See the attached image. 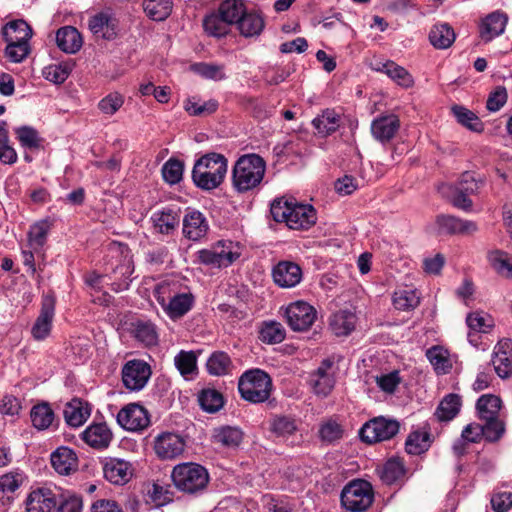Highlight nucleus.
Wrapping results in <instances>:
<instances>
[{"label": "nucleus", "mask_w": 512, "mask_h": 512, "mask_svg": "<svg viewBox=\"0 0 512 512\" xmlns=\"http://www.w3.org/2000/svg\"><path fill=\"white\" fill-rule=\"evenodd\" d=\"M184 108L192 116L210 115L218 109V102L212 99L205 102L188 99L184 104Z\"/></svg>", "instance_id": "0e129e2a"}, {"label": "nucleus", "mask_w": 512, "mask_h": 512, "mask_svg": "<svg viewBox=\"0 0 512 512\" xmlns=\"http://www.w3.org/2000/svg\"><path fill=\"white\" fill-rule=\"evenodd\" d=\"M491 267L501 276L512 279V255L502 250H491L487 254Z\"/></svg>", "instance_id": "a19ab883"}, {"label": "nucleus", "mask_w": 512, "mask_h": 512, "mask_svg": "<svg viewBox=\"0 0 512 512\" xmlns=\"http://www.w3.org/2000/svg\"><path fill=\"white\" fill-rule=\"evenodd\" d=\"M244 11L242 0H226L220 5L218 13L228 24L232 25L238 23Z\"/></svg>", "instance_id": "6e6d98bb"}, {"label": "nucleus", "mask_w": 512, "mask_h": 512, "mask_svg": "<svg viewBox=\"0 0 512 512\" xmlns=\"http://www.w3.org/2000/svg\"><path fill=\"white\" fill-rule=\"evenodd\" d=\"M51 464L61 475H69L77 469V456L68 447H60L51 454Z\"/></svg>", "instance_id": "2f4dec72"}, {"label": "nucleus", "mask_w": 512, "mask_h": 512, "mask_svg": "<svg viewBox=\"0 0 512 512\" xmlns=\"http://www.w3.org/2000/svg\"><path fill=\"white\" fill-rule=\"evenodd\" d=\"M227 168L228 161L222 154H205L195 162L192 170V180L202 190L216 189L224 181Z\"/></svg>", "instance_id": "7ed1b4c3"}, {"label": "nucleus", "mask_w": 512, "mask_h": 512, "mask_svg": "<svg viewBox=\"0 0 512 512\" xmlns=\"http://www.w3.org/2000/svg\"><path fill=\"white\" fill-rule=\"evenodd\" d=\"M400 127V121L395 115L381 116L375 119L371 125V131L375 139L384 143L390 141Z\"/></svg>", "instance_id": "bb28decb"}, {"label": "nucleus", "mask_w": 512, "mask_h": 512, "mask_svg": "<svg viewBox=\"0 0 512 512\" xmlns=\"http://www.w3.org/2000/svg\"><path fill=\"white\" fill-rule=\"evenodd\" d=\"M374 70L386 74L392 81L403 88H410L414 85L412 75L402 66L393 61L379 62Z\"/></svg>", "instance_id": "c85d7f7f"}, {"label": "nucleus", "mask_w": 512, "mask_h": 512, "mask_svg": "<svg viewBox=\"0 0 512 512\" xmlns=\"http://www.w3.org/2000/svg\"><path fill=\"white\" fill-rule=\"evenodd\" d=\"M5 56L13 63L22 62L30 53L27 41H6Z\"/></svg>", "instance_id": "e2e57ef3"}, {"label": "nucleus", "mask_w": 512, "mask_h": 512, "mask_svg": "<svg viewBox=\"0 0 512 512\" xmlns=\"http://www.w3.org/2000/svg\"><path fill=\"white\" fill-rule=\"evenodd\" d=\"M183 218V234L192 241H199L209 231V223L203 213L195 209H188Z\"/></svg>", "instance_id": "412c9836"}, {"label": "nucleus", "mask_w": 512, "mask_h": 512, "mask_svg": "<svg viewBox=\"0 0 512 512\" xmlns=\"http://www.w3.org/2000/svg\"><path fill=\"white\" fill-rule=\"evenodd\" d=\"M451 111L461 125L475 132L483 130V123L471 110L460 105H455L451 108Z\"/></svg>", "instance_id": "603ef678"}, {"label": "nucleus", "mask_w": 512, "mask_h": 512, "mask_svg": "<svg viewBox=\"0 0 512 512\" xmlns=\"http://www.w3.org/2000/svg\"><path fill=\"white\" fill-rule=\"evenodd\" d=\"M174 364L185 379H191L197 371V357L193 351L181 350L174 357Z\"/></svg>", "instance_id": "49530a36"}, {"label": "nucleus", "mask_w": 512, "mask_h": 512, "mask_svg": "<svg viewBox=\"0 0 512 512\" xmlns=\"http://www.w3.org/2000/svg\"><path fill=\"white\" fill-rule=\"evenodd\" d=\"M50 225L47 221H40L33 224L28 232L29 246L34 252H38L46 242Z\"/></svg>", "instance_id": "4d7b16f0"}, {"label": "nucleus", "mask_w": 512, "mask_h": 512, "mask_svg": "<svg viewBox=\"0 0 512 512\" xmlns=\"http://www.w3.org/2000/svg\"><path fill=\"white\" fill-rule=\"evenodd\" d=\"M122 256L119 263L113 268V282L111 283L112 289L116 292L128 289L131 282V275L134 271L132 257L129 251H121Z\"/></svg>", "instance_id": "393cba45"}, {"label": "nucleus", "mask_w": 512, "mask_h": 512, "mask_svg": "<svg viewBox=\"0 0 512 512\" xmlns=\"http://www.w3.org/2000/svg\"><path fill=\"white\" fill-rule=\"evenodd\" d=\"M152 219L155 229L162 234L171 233L179 225V216L171 209L154 213Z\"/></svg>", "instance_id": "09e8293b"}, {"label": "nucleus", "mask_w": 512, "mask_h": 512, "mask_svg": "<svg viewBox=\"0 0 512 512\" xmlns=\"http://www.w3.org/2000/svg\"><path fill=\"white\" fill-rule=\"evenodd\" d=\"M342 425L333 418H329L322 422L319 428V436L322 441L334 442L342 438L343 436Z\"/></svg>", "instance_id": "bf43d9fd"}, {"label": "nucleus", "mask_w": 512, "mask_h": 512, "mask_svg": "<svg viewBox=\"0 0 512 512\" xmlns=\"http://www.w3.org/2000/svg\"><path fill=\"white\" fill-rule=\"evenodd\" d=\"M55 312V301L51 296H45L42 301L41 312L37 317L31 333L34 339L44 340L50 334Z\"/></svg>", "instance_id": "4be33fe9"}, {"label": "nucleus", "mask_w": 512, "mask_h": 512, "mask_svg": "<svg viewBox=\"0 0 512 512\" xmlns=\"http://www.w3.org/2000/svg\"><path fill=\"white\" fill-rule=\"evenodd\" d=\"M287 324L293 331L303 332L311 328L317 319L316 309L308 302L298 300L285 309Z\"/></svg>", "instance_id": "9b49d317"}, {"label": "nucleus", "mask_w": 512, "mask_h": 512, "mask_svg": "<svg viewBox=\"0 0 512 512\" xmlns=\"http://www.w3.org/2000/svg\"><path fill=\"white\" fill-rule=\"evenodd\" d=\"M399 422L385 417L374 418L360 430L361 439L366 443H376L393 438L399 431Z\"/></svg>", "instance_id": "9d476101"}, {"label": "nucleus", "mask_w": 512, "mask_h": 512, "mask_svg": "<svg viewBox=\"0 0 512 512\" xmlns=\"http://www.w3.org/2000/svg\"><path fill=\"white\" fill-rule=\"evenodd\" d=\"M230 24L220 16L219 13H212L206 16L203 20V27L205 32L213 37H223L228 34Z\"/></svg>", "instance_id": "864d4df0"}, {"label": "nucleus", "mask_w": 512, "mask_h": 512, "mask_svg": "<svg viewBox=\"0 0 512 512\" xmlns=\"http://www.w3.org/2000/svg\"><path fill=\"white\" fill-rule=\"evenodd\" d=\"M185 449V440L177 433L163 432L154 440V451L162 460L179 457Z\"/></svg>", "instance_id": "4468645a"}, {"label": "nucleus", "mask_w": 512, "mask_h": 512, "mask_svg": "<svg viewBox=\"0 0 512 512\" xmlns=\"http://www.w3.org/2000/svg\"><path fill=\"white\" fill-rule=\"evenodd\" d=\"M155 297L166 315L177 320L188 313L194 303V297L191 293H178L176 285L168 282H162L155 289Z\"/></svg>", "instance_id": "20e7f679"}, {"label": "nucleus", "mask_w": 512, "mask_h": 512, "mask_svg": "<svg viewBox=\"0 0 512 512\" xmlns=\"http://www.w3.org/2000/svg\"><path fill=\"white\" fill-rule=\"evenodd\" d=\"M71 70L68 63L51 64L43 69V76L50 82L61 84L69 77Z\"/></svg>", "instance_id": "052dcab7"}, {"label": "nucleus", "mask_w": 512, "mask_h": 512, "mask_svg": "<svg viewBox=\"0 0 512 512\" xmlns=\"http://www.w3.org/2000/svg\"><path fill=\"white\" fill-rule=\"evenodd\" d=\"M117 422L125 430L140 431L149 425L150 418L143 406L137 403H130L118 412Z\"/></svg>", "instance_id": "ddd939ff"}, {"label": "nucleus", "mask_w": 512, "mask_h": 512, "mask_svg": "<svg viewBox=\"0 0 512 512\" xmlns=\"http://www.w3.org/2000/svg\"><path fill=\"white\" fill-rule=\"evenodd\" d=\"M502 401L494 394H484L476 402L477 415L488 426L498 425L500 428H495L499 434L503 436L505 432V423L499 417Z\"/></svg>", "instance_id": "f8f14e48"}, {"label": "nucleus", "mask_w": 512, "mask_h": 512, "mask_svg": "<svg viewBox=\"0 0 512 512\" xmlns=\"http://www.w3.org/2000/svg\"><path fill=\"white\" fill-rule=\"evenodd\" d=\"M274 282L282 288H292L302 279L300 266L292 261H280L272 269Z\"/></svg>", "instance_id": "aec40b11"}, {"label": "nucleus", "mask_w": 512, "mask_h": 512, "mask_svg": "<svg viewBox=\"0 0 512 512\" xmlns=\"http://www.w3.org/2000/svg\"><path fill=\"white\" fill-rule=\"evenodd\" d=\"M456 35L453 28L447 23L435 24L429 32L430 43L436 49H447L455 41Z\"/></svg>", "instance_id": "c9c22d12"}, {"label": "nucleus", "mask_w": 512, "mask_h": 512, "mask_svg": "<svg viewBox=\"0 0 512 512\" xmlns=\"http://www.w3.org/2000/svg\"><path fill=\"white\" fill-rule=\"evenodd\" d=\"M491 361L500 378L505 379L512 375V341L510 339H502L496 344Z\"/></svg>", "instance_id": "6ab92c4d"}, {"label": "nucleus", "mask_w": 512, "mask_h": 512, "mask_svg": "<svg viewBox=\"0 0 512 512\" xmlns=\"http://www.w3.org/2000/svg\"><path fill=\"white\" fill-rule=\"evenodd\" d=\"M124 104V96L118 92H111L98 103V109L104 115H114Z\"/></svg>", "instance_id": "774afa93"}, {"label": "nucleus", "mask_w": 512, "mask_h": 512, "mask_svg": "<svg viewBox=\"0 0 512 512\" xmlns=\"http://www.w3.org/2000/svg\"><path fill=\"white\" fill-rule=\"evenodd\" d=\"M198 401L202 409L209 413L216 412L223 406L222 394L215 389L202 390Z\"/></svg>", "instance_id": "13d9d810"}, {"label": "nucleus", "mask_w": 512, "mask_h": 512, "mask_svg": "<svg viewBox=\"0 0 512 512\" xmlns=\"http://www.w3.org/2000/svg\"><path fill=\"white\" fill-rule=\"evenodd\" d=\"M312 124L319 134L326 136L339 127V115L334 110L327 109L316 117Z\"/></svg>", "instance_id": "8fccbe9b"}, {"label": "nucleus", "mask_w": 512, "mask_h": 512, "mask_svg": "<svg viewBox=\"0 0 512 512\" xmlns=\"http://www.w3.org/2000/svg\"><path fill=\"white\" fill-rule=\"evenodd\" d=\"M1 34L4 41H27L32 38V28L22 19L13 20L6 23L2 29Z\"/></svg>", "instance_id": "473e14b6"}, {"label": "nucleus", "mask_w": 512, "mask_h": 512, "mask_svg": "<svg viewBox=\"0 0 512 512\" xmlns=\"http://www.w3.org/2000/svg\"><path fill=\"white\" fill-rule=\"evenodd\" d=\"M206 368L210 375L223 376L231 373L233 364L227 353L216 351L209 356Z\"/></svg>", "instance_id": "79ce46f5"}, {"label": "nucleus", "mask_w": 512, "mask_h": 512, "mask_svg": "<svg viewBox=\"0 0 512 512\" xmlns=\"http://www.w3.org/2000/svg\"><path fill=\"white\" fill-rule=\"evenodd\" d=\"M171 478L178 490L189 494L204 490L209 481L207 470L193 462L176 465L172 470Z\"/></svg>", "instance_id": "0eeeda50"}, {"label": "nucleus", "mask_w": 512, "mask_h": 512, "mask_svg": "<svg viewBox=\"0 0 512 512\" xmlns=\"http://www.w3.org/2000/svg\"><path fill=\"white\" fill-rule=\"evenodd\" d=\"M508 23V16L500 10L494 11L483 18L479 33L484 42H490L502 35Z\"/></svg>", "instance_id": "5701e85b"}, {"label": "nucleus", "mask_w": 512, "mask_h": 512, "mask_svg": "<svg viewBox=\"0 0 512 512\" xmlns=\"http://www.w3.org/2000/svg\"><path fill=\"white\" fill-rule=\"evenodd\" d=\"M435 223L439 232L445 234L473 235L479 229L476 222L452 215H439Z\"/></svg>", "instance_id": "a211bd4d"}, {"label": "nucleus", "mask_w": 512, "mask_h": 512, "mask_svg": "<svg viewBox=\"0 0 512 512\" xmlns=\"http://www.w3.org/2000/svg\"><path fill=\"white\" fill-rule=\"evenodd\" d=\"M103 474L106 480L115 485L126 484L133 475L132 466L129 462L111 458L103 466Z\"/></svg>", "instance_id": "b1692460"}, {"label": "nucleus", "mask_w": 512, "mask_h": 512, "mask_svg": "<svg viewBox=\"0 0 512 512\" xmlns=\"http://www.w3.org/2000/svg\"><path fill=\"white\" fill-rule=\"evenodd\" d=\"M466 322L471 330L481 333H487L494 327L493 318L484 312L470 313Z\"/></svg>", "instance_id": "680f3d73"}, {"label": "nucleus", "mask_w": 512, "mask_h": 512, "mask_svg": "<svg viewBox=\"0 0 512 512\" xmlns=\"http://www.w3.org/2000/svg\"><path fill=\"white\" fill-rule=\"evenodd\" d=\"M132 326L133 336L145 346H154L158 343V332L152 322L137 321Z\"/></svg>", "instance_id": "37998d69"}, {"label": "nucleus", "mask_w": 512, "mask_h": 512, "mask_svg": "<svg viewBox=\"0 0 512 512\" xmlns=\"http://www.w3.org/2000/svg\"><path fill=\"white\" fill-rule=\"evenodd\" d=\"M266 172L265 160L254 153L238 158L232 169V187L238 193H247L257 189Z\"/></svg>", "instance_id": "f03ea898"}, {"label": "nucleus", "mask_w": 512, "mask_h": 512, "mask_svg": "<svg viewBox=\"0 0 512 512\" xmlns=\"http://www.w3.org/2000/svg\"><path fill=\"white\" fill-rule=\"evenodd\" d=\"M172 0H144L143 8L147 16L154 21L165 20L172 11Z\"/></svg>", "instance_id": "a18cd8bd"}, {"label": "nucleus", "mask_w": 512, "mask_h": 512, "mask_svg": "<svg viewBox=\"0 0 512 512\" xmlns=\"http://www.w3.org/2000/svg\"><path fill=\"white\" fill-rule=\"evenodd\" d=\"M24 476L19 472H10L0 477V499L12 494L22 485Z\"/></svg>", "instance_id": "338daca9"}, {"label": "nucleus", "mask_w": 512, "mask_h": 512, "mask_svg": "<svg viewBox=\"0 0 512 512\" xmlns=\"http://www.w3.org/2000/svg\"><path fill=\"white\" fill-rule=\"evenodd\" d=\"M495 428H500L499 424L488 426L487 424L470 423L462 431L461 437L468 443H477L482 438L490 442L498 441L502 435L495 431Z\"/></svg>", "instance_id": "a878e982"}, {"label": "nucleus", "mask_w": 512, "mask_h": 512, "mask_svg": "<svg viewBox=\"0 0 512 512\" xmlns=\"http://www.w3.org/2000/svg\"><path fill=\"white\" fill-rule=\"evenodd\" d=\"M356 325V315L348 310H341L334 313L330 319V328L337 336L350 334Z\"/></svg>", "instance_id": "e433bc0d"}, {"label": "nucleus", "mask_w": 512, "mask_h": 512, "mask_svg": "<svg viewBox=\"0 0 512 512\" xmlns=\"http://www.w3.org/2000/svg\"><path fill=\"white\" fill-rule=\"evenodd\" d=\"M272 387L269 374L257 368L244 372L238 381V390L241 397L255 404L267 401L271 395Z\"/></svg>", "instance_id": "39448f33"}, {"label": "nucleus", "mask_w": 512, "mask_h": 512, "mask_svg": "<svg viewBox=\"0 0 512 512\" xmlns=\"http://www.w3.org/2000/svg\"><path fill=\"white\" fill-rule=\"evenodd\" d=\"M430 446L429 433L426 431H413L405 442L406 451L411 455H419Z\"/></svg>", "instance_id": "5fc2aeb1"}, {"label": "nucleus", "mask_w": 512, "mask_h": 512, "mask_svg": "<svg viewBox=\"0 0 512 512\" xmlns=\"http://www.w3.org/2000/svg\"><path fill=\"white\" fill-rule=\"evenodd\" d=\"M238 29L240 33L245 37H253L259 35L264 28V20L257 13H246L244 11L238 21Z\"/></svg>", "instance_id": "c03bdc74"}, {"label": "nucleus", "mask_w": 512, "mask_h": 512, "mask_svg": "<svg viewBox=\"0 0 512 512\" xmlns=\"http://www.w3.org/2000/svg\"><path fill=\"white\" fill-rule=\"evenodd\" d=\"M33 426L38 430H45L50 427L54 420V412L49 404L42 403L35 405L30 412Z\"/></svg>", "instance_id": "3c124183"}, {"label": "nucleus", "mask_w": 512, "mask_h": 512, "mask_svg": "<svg viewBox=\"0 0 512 512\" xmlns=\"http://www.w3.org/2000/svg\"><path fill=\"white\" fill-rule=\"evenodd\" d=\"M91 415V407L87 402L73 399L64 408V418L71 427H80Z\"/></svg>", "instance_id": "7c9ffc66"}, {"label": "nucleus", "mask_w": 512, "mask_h": 512, "mask_svg": "<svg viewBox=\"0 0 512 512\" xmlns=\"http://www.w3.org/2000/svg\"><path fill=\"white\" fill-rule=\"evenodd\" d=\"M311 386L319 396L330 394L335 385V370L332 359H325L321 362L316 372L311 376Z\"/></svg>", "instance_id": "f3484780"}, {"label": "nucleus", "mask_w": 512, "mask_h": 512, "mask_svg": "<svg viewBox=\"0 0 512 512\" xmlns=\"http://www.w3.org/2000/svg\"><path fill=\"white\" fill-rule=\"evenodd\" d=\"M297 430L295 420L287 416H276L271 421V431L278 437L286 438Z\"/></svg>", "instance_id": "69168bd1"}, {"label": "nucleus", "mask_w": 512, "mask_h": 512, "mask_svg": "<svg viewBox=\"0 0 512 512\" xmlns=\"http://www.w3.org/2000/svg\"><path fill=\"white\" fill-rule=\"evenodd\" d=\"M380 479L388 485L400 482L405 477V467L399 458L389 459L378 471Z\"/></svg>", "instance_id": "ea45409f"}, {"label": "nucleus", "mask_w": 512, "mask_h": 512, "mask_svg": "<svg viewBox=\"0 0 512 512\" xmlns=\"http://www.w3.org/2000/svg\"><path fill=\"white\" fill-rule=\"evenodd\" d=\"M270 212L276 222H284L294 230H307L317 221L316 210L311 205L301 204L295 200H274Z\"/></svg>", "instance_id": "f257e3e1"}, {"label": "nucleus", "mask_w": 512, "mask_h": 512, "mask_svg": "<svg viewBox=\"0 0 512 512\" xmlns=\"http://www.w3.org/2000/svg\"><path fill=\"white\" fill-rule=\"evenodd\" d=\"M372 485L362 479L349 482L341 492V504L350 512H364L373 503Z\"/></svg>", "instance_id": "6e6552de"}, {"label": "nucleus", "mask_w": 512, "mask_h": 512, "mask_svg": "<svg viewBox=\"0 0 512 512\" xmlns=\"http://www.w3.org/2000/svg\"><path fill=\"white\" fill-rule=\"evenodd\" d=\"M56 43L63 52L74 54L81 49L83 39L80 32L75 27L64 26L58 29L56 33Z\"/></svg>", "instance_id": "c756f323"}, {"label": "nucleus", "mask_w": 512, "mask_h": 512, "mask_svg": "<svg viewBox=\"0 0 512 512\" xmlns=\"http://www.w3.org/2000/svg\"><path fill=\"white\" fill-rule=\"evenodd\" d=\"M89 29L95 36L111 40L117 35V21L107 13H99L90 18Z\"/></svg>", "instance_id": "cd10ccee"}, {"label": "nucleus", "mask_w": 512, "mask_h": 512, "mask_svg": "<svg viewBox=\"0 0 512 512\" xmlns=\"http://www.w3.org/2000/svg\"><path fill=\"white\" fill-rule=\"evenodd\" d=\"M426 356L437 374H447L452 368L449 353L440 346H433L427 350Z\"/></svg>", "instance_id": "de8ad7c7"}, {"label": "nucleus", "mask_w": 512, "mask_h": 512, "mask_svg": "<svg viewBox=\"0 0 512 512\" xmlns=\"http://www.w3.org/2000/svg\"><path fill=\"white\" fill-rule=\"evenodd\" d=\"M392 303L399 311H412L420 304V295L415 289H397L393 293Z\"/></svg>", "instance_id": "4c0bfd02"}, {"label": "nucleus", "mask_w": 512, "mask_h": 512, "mask_svg": "<svg viewBox=\"0 0 512 512\" xmlns=\"http://www.w3.org/2000/svg\"><path fill=\"white\" fill-rule=\"evenodd\" d=\"M58 504L56 494L49 488L32 490L26 497V512H54Z\"/></svg>", "instance_id": "2eb2a0df"}, {"label": "nucleus", "mask_w": 512, "mask_h": 512, "mask_svg": "<svg viewBox=\"0 0 512 512\" xmlns=\"http://www.w3.org/2000/svg\"><path fill=\"white\" fill-rule=\"evenodd\" d=\"M80 437L89 447L104 450L110 446L113 432L105 422L91 423L81 432Z\"/></svg>", "instance_id": "dca6fc26"}, {"label": "nucleus", "mask_w": 512, "mask_h": 512, "mask_svg": "<svg viewBox=\"0 0 512 512\" xmlns=\"http://www.w3.org/2000/svg\"><path fill=\"white\" fill-rule=\"evenodd\" d=\"M242 254V246L232 240H219L209 248L196 253L200 264L214 268H226L232 265Z\"/></svg>", "instance_id": "423d86ee"}, {"label": "nucleus", "mask_w": 512, "mask_h": 512, "mask_svg": "<svg viewBox=\"0 0 512 512\" xmlns=\"http://www.w3.org/2000/svg\"><path fill=\"white\" fill-rule=\"evenodd\" d=\"M151 374V367L144 360H129L121 370L122 383L129 391L138 392L147 385Z\"/></svg>", "instance_id": "1a4fd4ad"}, {"label": "nucleus", "mask_w": 512, "mask_h": 512, "mask_svg": "<svg viewBox=\"0 0 512 512\" xmlns=\"http://www.w3.org/2000/svg\"><path fill=\"white\" fill-rule=\"evenodd\" d=\"M462 399L460 395L450 393L439 403L435 415L440 421H450L460 412Z\"/></svg>", "instance_id": "58836bf2"}, {"label": "nucleus", "mask_w": 512, "mask_h": 512, "mask_svg": "<svg viewBox=\"0 0 512 512\" xmlns=\"http://www.w3.org/2000/svg\"><path fill=\"white\" fill-rule=\"evenodd\" d=\"M286 337V331L280 322L275 320L263 321L258 326V338L265 344L281 343Z\"/></svg>", "instance_id": "72a5a7b5"}, {"label": "nucleus", "mask_w": 512, "mask_h": 512, "mask_svg": "<svg viewBox=\"0 0 512 512\" xmlns=\"http://www.w3.org/2000/svg\"><path fill=\"white\" fill-rule=\"evenodd\" d=\"M243 439V432L237 427L222 426L215 428L212 434V441L225 448H236Z\"/></svg>", "instance_id": "f704fd0d"}]
</instances>
